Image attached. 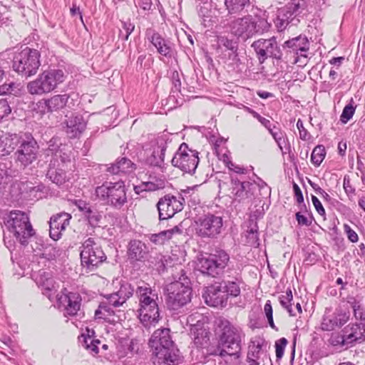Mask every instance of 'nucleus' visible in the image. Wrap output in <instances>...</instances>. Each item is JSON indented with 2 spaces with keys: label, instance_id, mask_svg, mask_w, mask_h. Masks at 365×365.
Listing matches in <instances>:
<instances>
[{
  "label": "nucleus",
  "instance_id": "c85d7f7f",
  "mask_svg": "<svg viewBox=\"0 0 365 365\" xmlns=\"http://www.w3.org/2000/svg\"><path fill=\"white\" fill-rule=\"evenodd\" d=\"M86 123L81 115L71 116L66 120V132L70 138L80 135L85 130Z\"/></svg>",
  "mask_w": 365,
  "mask_h": 365
},
{
  "label": "nucleus",
  "instance_id": "c756f323",
  "mask_svg": "<svg viewBox=\"0 0 365 365\" xmlns=\"http://www.w3.org/2000/svg\"><path fill=\"white\" fill-rule=\"evenodd\" d=\"M346 334V340L351 344L358 340L365 339V323H352L343 330Z\"/></svg>",
  "mask_w": 365,
  "mask_h": 365
},
{
  "label": "nucleus",
  "instance_id": "f3484780",
  "mask_svg": "<svg viewBox=\"0 0 365 365\" xmlns=\"http://www.w3.org/2000/svg\"><path fill=\"white\" fill-rule=\"evenodd\" d=\"M159 220H164L171 218L174 215L183 209V204L180 199L170 195L161 197L156 205Z\"/></svg>",
  "mask_w": 365,
  "mask_h": 365
},
{
  "label": "nucleus",
  "instance_id": "2f4dec72",
  "mask_svg": "<svg viewBox=\"0 0 365 365\" xmlns=\"http://www.w3.org/2000/svg\"><path fill=\"white\" fill-rule=\"evenodd\" d=\"M149 39L160 55L171 56L172 48L170 41L163 38L158 33H153Z\"/></svg>",
  "mask_w": 365,
  "mask_h": 365
},
{
  "label": "nucleus",
  "instance_id": "ea45409f",
  "mask_svg": "<svg viewBox=\"0 0 365 365\" xmlns=\"http://www.w3.org/2000/svg\"><path fill=\"white\" fill-rule=\"evenodd\" d=\"M293 299L292 292L290 289H287L284 294L279 297L280 304L287 309L290 316H296V313L292 308L291 302Z\"/></svg>",
  "mask_w": 365,
  "mask_h": 365
},
{
  "label": "nucleus",
  "instance_id": "c9c22d12",
  "mask_svg": "<svg viewBox=\"0 0 365 365\" xmlns=\"http://www.w3.org/2000/svg\"><path fill=\"white\" fill-rule=\"evenodd\" d=\"M53 145H52L53 147ZM51 145L49 146L48 153H51V159L50 161H55L56 165H61L62 167L66 168V163L71 161L70 155L64 152L62 148L57 149L54 153V149L51 148Z\"/></svg>",
  "mask_w": 365,
  "mask_h": 365
},
{
  "label": "nucleus",
  "instance_id": "423d86ee",
  "mask_svg": "<svg viewBox=\"0 0 365 365\" xmlns=\"http://www.w3.org/2000/svg\"><path fill=\"white\" fill-rule=\"evenodd\" d=\"M269 24L264 19L256 21L251 15L239 17L230 23V30L237 38L246 41L257 34H262L269 29Z\"/></svg>",
  "mask_w": 365,
  "mask_h": 365
},
{
  "label": "nucleus",
  "instance_id": "4c0bfd02",
  "mask_svg": "<svg viewBox=\"0 0 365 365\" xmlns=\"http://www.w3.org/2000/svg\"><path fill=\"white\" fill-rule=\"evenodd\" d=\"M209 334V331L206 329H198L197 326L191 328V334L193 336V341L197 346H203L208 344Z\"/></svg>",
  "mask_w": 365,
  "mask_h": 365
},
{
  "label": "nucleus",
  "instance_id": "9b49d317",
  "mask_svg": "<svg viewBox=\"0 0 365 365\" xmlns=\"http://www.w3.org/2000/svg\"><path fill=\"white\" fill-rule=\"evenodd\" d=\"M196 233L201 238L216 239L223 230V218L216 213L208 212L198 217Z\"/></svg>",
  "mask_w": 365,
  "mask_h": 365
},
{
  "label": "nucleus",
  "instance_id": "473e14b6",
  "mask_svg": "<svg viewBox=\"0 0 365 365\" xmlns=\"http://www.w3.org/2000/svg\"><path fill=\"white\" fill-rule=\"evenodd\" d=\"M135 169V165L128 158L123 157L117 160L107 168V171L111 174L117 175L120 173H129Z\"/></svg>",
  "mask_w": 365,
  "mask_h": 365
},
{
  "label": "nucleus",
  "instance_id": "09e8293b",
  "mask_svg": "<svg viewBox=\"0 0 365 365\" xmlns=\"http://www.w3.org/2000/svg\"><path fill=\"white\" fill-rule=\"evenodd\" d=\"M220 45L224 46L227 50L230 51H237L238 50V43L233 39H229L227 37H220L219 38Z\"/></svg>",
  "mask_w": 365,
  "mask_h": 365
},
{
  "label": "nucleus",
  "instance_id": "6e6552de",
  "mask_svg": "<svg viewBox=\"0 0 365 365\" xmlns=\"http://www.w3.org/2000/svg\"><path fill=\"white\" fill-rule=\"evenodd\" d=\"M65 78V73L61 69L44 71L36 79L27 84V90L31 95L48 93L62 83Z\"/></svg>",
  "mask_w": 365,
  "mask_h": 365
},
{
  "label": "nucleus",
  "instance_id": "cd10ccee",
  "mask_svg": "<svg viewBox=\"0 0 365 365\" xmlns=\"http://www.w3.org/2000/svg\"><path fill=\"white\" fill-rule=\"evenodd\" d=\"M283 48H292L297 55L307 57L305 53L309 48V43L305 36H299L288 41H286L282 45Z\"/></svg>",
  "mask_w": 365,
  "mask_h": 365
},
{
  "label": "nucleus",
  "instance_id": "6ab92c4d",
  "mask_svg": "<svg viewBox=\"0 0 365 365\" xmlns=\"http://www.w3.org/2000/svg\"><path fill=\"white\" fill-rule=\"evenodd\" d=\"M349 309L339 307L332 314L328 315L326 313L322 322V329L324 331H331L336 327H341L349 320Z\"/></svg>",
  "mask_w": 365,
  "mask_h": 365
},
{
  "label": "nucleus",
  "instance_id": "39448f33",
  "mask_svg": "<svg viewBox=\"0 0 365 365\" xmlns=\"http://www.w3.org/2000/svg\"><path fill=\"white\" fill-rule=\"evenodd\" d=\"M96 195L105 205L118 210L128 202L127 189L123 180L103 182L96 188Z\"/></svg>",
  "mask_w": 365,
  "mask_h": 365
},
{
  "label": "nucleus",
  "instance_id": "f257e3e1",
  "mask_svg": "<svg viewBox=\"0 0 365 365\" xmlns=\"http://www.w3.org/2000/svg\"><path fill=\"white\" fill-rule=\"evenodd\" d=\"M218 344L216 351L222 358L234 357L232 365H237V360L241 356L242 331L227 319L220 318L217 321Z\"/></svg>",
  "mask_w": 365,
  "mask_h": 365
},
{
  "label": "nucleus",
  "instance_id": "680f3d73",
  "mask_svg": "<svg viewBox=\"0 0 365 365\" xmlns=\"http://www.w3.org/2000/svg\"><path fill=\"white\" fill-rule=\"evenodd\" d=\"M262 349V345L258 344L257 345L252 346L250 350H249L247 356V359H258L259 356V352Z\"/></svg>",
  "mask_w": 365,
  "mask_h": 365
},
{
  "label": "nucleus",
  "instance_id": "774afa93",
  "mask_svg": "<svg viewBox=\"0 0 365 365\" xmlns=\"http://www.w3.org/2000/svg\"><path fill=\"white\" fill-rule=\"evenodd\" d=\"M296 220L298 224L301 226H309L312 224V221L309 220L306 216L301 214V212L296 213Z\"/></svg>",
  "mask_w": 365,
  "mask_h": 365
},
{
  "label": "nucleus",
  "instance_id": "5701e85b",
  "mask_svg": "<svg viewBox=\"0 0 365 365\" xmlns=\"http://www.w3.org/2000/svg\"><path fill=\"white\" fill-rule=\"evenodd\" d=\"M152 359L155 365H180L183 361V358L175 345L167 347L161 352L160 351L157 352Z\"/></svg>",
  "mask_w": 365,
  "mask_h": 365
},
{
  "label": "nucleus",
  "instance_id": "13d9d810",
  "mask_svg": "<svg viewBox=\"0 0 365 365\" xmlns=\"http://www.w3.org/2000/svg\"><path fill=\"white\" fill-rule=\"evenodd\" d=\"M312 201L317 213L323 217L324 220H326V212L319 200L316 196L312 195Z\"/></svg>",
  "mask_w": 365,
  "mask_h": 365
},
{
  "label": "nucleus",
  "instance_id": "69168bd1",
  "mask_svg": "<svg viewBox=\"0 0 365 365\" xmlns=\"http://www.w3.org/2000/svg\"><path fill=\"white\" fill-rule=\"evenodd\" d=\"M353 314L356 321H359V323H365V307L363 305L353 312Z\"/></svg>",
  "mask_w": 365,
  "mask_h": 365
},
{
  "label": "nucleus",
  "instance_id": "37998d69",
  "mask_svg": "<svg viewBox=\"0 0 365 365\" xmlns=\"http://www.w3.org/2000/svg\"><path fill=\"white\" fill-rule=\"evenodd\" d=\"M136 289L134 288L128 282H124L121 284L119 290L117 292L120 299L123 303H125L127 299L131 297L134 292H135Z\"/></svg>",
  "mask_w": 365,
  "mask_h": 365
},
{
  "label": "nucleus",
  "instance_id": "1a4fd4ad",
  "mask_svg": "<svg viewBox=\"0 0 365 365\" xmlns=\"http://www.w3.org/2000/svg\"><path fill=\"white\" fill-rule=\"evenodd\" d=\"M230 262V255L223 250H216L214 253L199 260V270L204 275L220 277Z\"/></svg>",
  "mask_w": 365,
  "mask_h": 365
},
{
  "label": "nucleus",
  "instance_id": "8fccbe9b",
  "mask_svg": "<svg viewBox=\"0 0 365 365\" xmlns=\"http://www.w3.org/2000/svg\"><path fill=\"white\" fill-rule=\"evenodd\" d=\"M122 28L125 33L120 30L119 37L121 38L123 41H127L130 34L133 31L135 26L130 21H122Z\"/></svg>",
  "mask_w": 365,
  "mask_h": 365
},
{
  "label": "nucleus",
  "instance_id": "4be33fe9",
  "mask_svg": "<svg viewBox=\"0 0 365 365\" xmlns=\"http://www.w3.org/2000/svg\"><path fill=\"white\" fill-rule=\"evenodd\" d=\"M203 297L207 305L215 307H225L228 299L220 282L209 286Z\"/></svg>",
  "mask_w": 365,
  "mask_h": 365
},
{
  "label": "nucleus",
  "instance_id": "0e129e2a",
  "mask_svg": "<svg viewBox=\"0 0 365 365\" xmlns=\"http://www.w3.org/2000/svg\"><path fill=\"white\" fill-rule=\"evenodd\" d=\"M344 228L348 239L351 242H356L359 240V237L356 232L354 230H353L349 225L346 224L344 225Z\"/></svg>",
  "mask_w": 365,
  "mask_h": 365
},
{
  "label": "nucleus",
  "instance_id": "bf43d9fd",
  "mask_svg": "<svg viewBox=\"0 0 365 365\" xmlns=\"http://www.w3.org/2000/svg\"><path fill=\"white\" fill-rule=\"evenodd\" d=\"M85 344L86 347L88 349H90L91 351L94 352L95 354H97L98 352V344H100L99 340H94L91 339V337L85 339Z\"/></svg>",
  "mask_w": 365,
  "mask_h": 365
},
{
  "label": "nucleus",
  "instance_id": "f8f14e48",
  "mask_svg": "<svg viewBox=\"0 0 365 365\" xmlns=\"http://www.w3.org/2000/svg\"><path fill=\"white\" fill-rule=\"evenodd\" d=\"M39 146L30 133L21 135L18 148L14 153L16 163L24 168L32 164L38 157Z\"/></svg>",
  "mask_w": 365,
  "mask_h": 365
},
{
  "label": "nucleus",
  "instance_id": "58836bf2",
  "mask_svg": "<svg viewBox=\"0 0 365 365\" xmlns=\"http://www.w3.org/2000/svg\"><path fill=\"white\" fill-rule=\"evenodd\" d=\"M247 232V242L250 246L257 247L259 245V240L258 237V226L256 222H254L251 220Z\"/></svg>",
  "mask_w": 365,
  "mask_h": 365
},
{
  "label": "nucleus",
  "instance_id": "864d4df0",
  "mask_svg": "<svg viewBox=\"0 0 365 365\" xmlns=\"http://www.w3.org/2000/svg\"><path fill=\"white\" fill-rule=\"evenodd\" d=\"M104 301L108 304L113 306V307H118L124 304L123 302L121 301L117 292L105 296Z\"/></svg>",
  "mask_w": 365,
  "mask_h": 365
},
{
  "label": "nucleus",
  "instance_id": "f704fd0d",
  "mask_svg": "<svg viewBox=\"0 0 365 365\" xmlns=\"http://www.w3.org/2000/svg\"><path fill=\"white\" fill-rule=\"evenodd\" d=\"M69 97L68 94L56 95L46 100L45 104L48 110H58L66 106Z\"/></svg>",
  "mask_w": 365,
  "mask_h": 365
},
{
  "label": "nucleus",
  "instance_id": "f03ea898",
  "mask_svg": "<svg viewBox=\"0 0 365 365\" xmlns=\"http://www.w3.org/2000/svg\"><path fill=\"white\" fill-rule=\"evenodd\" d=\"M135 294L139 299L140 321L145 327L148 323L156 324L160 319V312L158 303V294L155 289H153L148 284L143 282L138 285Z\"/></svg>",
  "mask_w": 365,
  "mask_h": 365
},
{
  "label": "nucleus",
  "instance_id": "6e6d98bb",
  "mask_svg": "<svg viewBox=\"0 0 365 365\" xmlns=\"http://www.w3.org/2000/svg\"><path fill=\"white\" fill-rule=\"evenodd\" d=\"M101 212L96 209L93 212V213H91V215L87 219L89 225L93 227H97L100 222L101 221Z\"/></svg>",
  "mask_w": 365,
  "mask_h": 365
},
{
  "label": "nucleus",
  "instance_id": "79ce46f5",
  "mask_svg": "<svg viewBox=\"0 0 365 365\" xmlns=\"http://www.w3.org/2000/svg\"><path fill=\"white\" fill-rule=\"evenodd\" d=\"M36 284L46 292H51L55 289V282L48 273L43 272L39 279H36Z\"/></svg>",
  "mask_w": 365,
  "mask_h": 365
},
{
  "label": "nucleus",
  "instance_id": "052dcab7",
  "mask_svg": "<svg viewBox=\"0 0 365 365\" xmlns=\"http://www.w3.org/2000/svg\"><path fill=\"white\" fill-rule=\"evenodd\" d=\"M343 187L346 195L350 197L355 195V188L351 185V180L349 176L344 178Z\"/></svg>",
  "mask_w": 365,
  "mask_h": 365
},
{
  "label": "nucleus",
  "instance_id": "e433bc0d",
  "mask_svg": "<svg viewBox=\"0 0 365 365\" xmlns=\"http://www.w3.org/2000/svg\"><path fill=\"white\" fill-rule=\"evenodd\" d=\"M148 262V266L157 270L159 273L163 272L165 269V256L160 253H154L149 255L145 259Z\"/></svg>",
  "mask_w": 365,
  "mask_h": 365
},
{
  "label": "nucleus",
  "instance_id": "9d476101",
  "mask_svg": "<svg viewBox=\"0 0 365 365\" xmlns=\"http://www.w3.org/2000/svg\"><path fill=\"white\" fill-rule=\"evenodd\" d=\"M305 8L304 0H292L291 3L279 9L274 21L277 29L282 31L287 27L297 26L300 21L299 16Z\"/></svg>",
  "mask_w": 365,
  "mask_h": 365
},
{
  "label": "nucleus",
  "instance_id": "a19ab883",
  "mask_svg": "<svg viewBox=\"0 0 365 365\" xmlns=\"http://www.w3.org/2000/svg\"><path fill=\"white\" fill-rule=\"evenodd\" d=\"M113 315H114L113 306L108 304L104 300L100 303L98 308L95 311V317L96 319H106Z\"/></svg>",
  "mask_w": 365,
  "mask_h": 365
},
{
  "label": "nucleus",
  "instance_id": "a878e982",
  "mask_svg": "<svg viewBox=\"0 0 365 365\" xmlns=\"http://www.w3.org/2000/svg\"><path fill=\"white\" fill-rule=\"evenodd\" d=\"M21 135L6 133L0 136V155L6 156L13 152L19 144Z\"/></svg>",
  "mask_w": 365,
  "mask_h": 365
},
{
  "label": "nucleus",
  "instance_id": "412c9836",
  "mask_svg": "<svg viewBox=\"0 0 365 365\" xmlns=\"http://www.w3.org/2000/svg\"><path fill=\"white\" fill-rule=\"evenodd\" d=\"M170 332V329L167 328L159 329L153 332L148 342L153 356L157 352H161L164 349L175 345Z\"/></svg>",
  "mask_w": 365,
  "mask_h": 365
},
{
  "label": "nucleus",
  "instance_id": "2eb2a0df",
  "mask_svg": "<svg viewBox=\"0 0 365 365\" xmlns=\"http://www.w3.org/2000/svg\"><path fill=\"white\" fill-rule=\"evenodd\" d=\"M251 47L256 53L257 58L260 63H263L268 58L282 61L283 52L280 46L277 43L275 37L269 38H259L255 41Z\"/></svg>",
  "mask_w": 365,
  "mask_h": 365
},
{
  "label": "nucleus",
  "instance_id": "a18cd8bd",
  "mask_svg": "<svg viewBox=\"0 0 365 365\" xmlns=\"http://www.w3.org/2000/svg\"><path fill=\"white\" fill-rule=\"evenodd\" d=\"M163 187V182L160 180L156 182L148 181L143 182L140 185L135 187L137 193L140 191H155Z\"/></svg>",
  "mask_w": 365,
  "mask_h": 365
},
{
  "label": "nucleus",
  "instance_id": "3c124183",
  "mask_svg": "<svg viewBox=\"0 0 365 365\" xmlns=\"http://www.w3.org/2000/svg\"><path fill=\"white\" fill-rule=\"evenodd\" d=\"M329 342L333 346H344L351 344L346 340V334L345 333L343 335L339 334H332Z\"/></svg>",
  "mask_w": 365,
  "mask_h": 365
},
{
  "label": "nucleus",
  "instance_id": "393cba45",
  "mask_svg": "<svg viewBox=\"0 0 365 365\" xmlns=\"http://www.w3.org/2000/svg\"><path fill=\"white\" fill-rule=\"evenodd\" d=\"M149 254L148 246L140 240H130L128 247V256L131 260L145 262Z\"/></svg>",
  "mask_w": 365,
  "mask_h": 365
},
{
  "label": "nucleus",
  "instance_id": "338daca9",
  "mask_svg": "<svg viewBox=\"0 0 365 365\" xmlns=\"http://www.w3.org/2000/svg\"><path fill=\"white\" fill-rule=\"evenodd\" d=\"M226 163H227V166L228 167V168L231 171H233L234 173H235L237 174H244V173H245V172L247 170L245 168L240 167V165H236L235 163H232V161L229 160Z\"/></svg>",
  "mask_w": 365,
  "mask_h": 365
},
{
  "label": "nucleus",
  "instance_id": "603ef678",
  "mask_svg": "<svg viewBox=\"0 0 365 365\" xmlns=\"http://www.w3.org/2000/svg\"><path fill=\"white\" fill-rule=\"evenodd\" d=\"M171 81L173 84V87L171 88V93H178L180 92L181 90V81L180 78V74L177 71H173L171 75Z\"/></svg>",
  "mask_w": 365,
  "mask_h": 365
},
{
  "label": "nucleus",
  "instance_id": "49530a36",
  "mask_svg": "<svg viewBox=\"0 0 365 365\" xmlns=\"http://www.w3.org/2000/svg\"><path fill=\"white\" fill-rule=\"evenodd\" d=\"M354 104V100L351 98L350 102L344 108L340 116V120L342 123H346L353 117L356 110V106Z\"/></svg>",
  "mask_w": 365,
  "mask_h": 365
},
{
  "label": "nucleus",
  "instance_id": "7c9ffc66",
  "mask_svg": "<svg viewBox=\"0 0 365 365\" xmlns=\"http://www.w3.org/2000/svg\"><path fill=\"white\" fill-rule=\"evenodd\" d=\"M64 292H66V289H64ZM63 298L67 302L65 307L66 314L70 316L76 315L81 307V295L78 292H64Z\"/></svg>",
  "mask_w": 365,
  "mask_h": 365
},
{
  "label": "nucleus",
  "instance_id": "72a5a7b5",
  "mask_svg": "<svg viewBox=\"0 0 365 365\" xmlns=\"http://www.w3.org/2000/svg\"><path fill=\"white\" fill-rule=\"evenodd\" d=\"M222 288L224 289L227 296L236 297L240 294V280L237 277H233L230 279H223L220 282Z\"/></svg>",
  "mask_w": 365,
  "mask_h": 365
},
{
  "label": "nucleus",
  "instance_id": "b1692460",
  "mask_svg": "<svg viewBox=\"0 0 365 365\" xmlns=\"http://www.w3.org/2000/svg\"><path fill=\"white\" fill-rule=\"evenodd\" d=\"M71 219V214L64 212L53 215L49 222L50 237L54 240L60 239L62 231L69 225Z\"/></svg>",
  "mask_w": 365,
  "mask_h": 365
},
{
  "label": "nucleus",
  "instance_id": "e2e57ef3",
  "mask_svg": "<svg viewBox=\"0 0 365 365\" xmlns=\"http://www.w3.org/2000/svg\"><path fill=\"white\" fill-rule=\"evenodd\" d=\"M297 127L299 131V137L303 140H307L309 139V133L308 131L304 128L303 122L301 119H298L297 122Z\"/></svg>",
  "mask_w": 365,
  "mask_h": 365
},
{
  "label": "nucleus",
  "instance_id": "4468645a",
  "mask_svg": "<svg viewBox=\"0 0 365 365\" xmlns=\"http://www.w3.org/2000/svg\"><path fill=\"white\" fill-rule=\"evenodd\" d=\"M81 259L84 267L89 271H93L106 259V256L93 239L88 238L82 245Z\"/></svg>",
  "mask_w": 365,
  "mask_h": 365
},
{
  "label": "nucleus",
  "instance_id": "0eeeda50",
  "mask_svg": "<svg viewBox=\"0 0 365 365\" xmlns=\"http://www.w3.org/2000/svg\"><path fill=\"white\" fill-rule=\"evenodd\" d=\"M40 57L41 53L38 50L26 47L14 56L12 68L22 77L32 76L41 66Z\"/></svg>",
  "mask_w": 365,
  "mask_h": 365
},
{
  "label": "nucleus",
  "instance_id": "4d7b16f0",
  "mask_svg": "<svg viewBox=\"0 0 365 365\" xmlns=\"http://www.w3.org/2000/svg\"><path fill=\"white\" fill-rule=\"evenodd\" d=\"M11 112V108L6 99H0V120L7 116Z\"/></svg>",
  "mask_w": 365,
  "mask_h": 365
},
{
  "label": "nucleus",
  "instance_id": "20e7f679",
  "mask_svg": "<svg viewBox=\"0 0 365 365\" xmlns=\"http://www.w3.org/2000/svg\"><path fill=\"white\" fill-rule=\"evenodd\" d=\"M4 224L9 232L24 246L29 244V240L36 233L28 215L20 210L11 211L4 217Z\"/></svg>",
  "mask_w": 365,
  "mask_h": 365
},
{
  "label": "nucleus",
  "instance_id": "aec40b11",
  "mask_svg": "<svg viewBox=\"0 0 365 365\" xmlns=\"http://www.w3.org/2000/svg\"><path fill=\"white\" fill-rule=\"evenodd\" d=\"M254 185L246 180H242L237 176L231 175L230 192L236 200L244 202L253 196Z\"/></svg>",
  "mask_w": 365,
  "mask_h": 365
},
{
  "label": "nucleus",
  "instance_id": "ddd939ff",
  "mask_svg": "<svg viewBox=\"0 0 365 365\" xmlns=\"http://www.w3.org/2000/svg\"><path fill=\"white\" fill-rule=\"evenodd\" d=\"M198 154L197 150L189 148L187 145L183 143L173 156L171 163L183 173L192 175L199 163Z\"/></svg>",
  "mask_w": 365,
  "mask_h": 365
},
{
  "label": "nucleus",
  "instance_id": "a211bd4d",
  "mask_svg": "<svg viewBox=\"0 0 365 365\" xmlns=\"http://www.w3.org/2000/svg\"><path fill=\"white\" fill-rule=\"evenodd\" d=\"M152 153L147 157L145 163L152 167L163 168L164 165L165 153L168 143L171 142L168 134L158 136L155 140Z\"/></svg>",
  "mask_w": 365,
  "mask_h": 365
},
{
  "label": "nucleus",
  "instance_id": "dca6fc26",
  "mask_svg": "<svg viewBox=\"0 0 365 365\" xmlns=\"http://www.w3.org/2000/svg\"><path fill=\"white\" fill-rule=\"evenodd\" d=\"M212 6L219 14L237 16L247 11L250 0H212Z\"/></svg>",
  "mask_w": 365,
  "mask_h": 365
},
{
  "label": "nucleus",
  "instance_id": "c03bdc74",
  "mask_svg": "<svg viewBox=\"0 0 365 365\" xmlns=\"http://www.w3.org/2000/svg\"><path fill=\"white\" fill-rule=\"evenodd\" d=\"M326 150L324 145H319L316 146L311 155V161L316 166H319L324 159Z\"/></svg>",
  "mask_w": 365,
  "mask_h": 365
},
{
  "label": "nucleus",
  "instance_id": "de8ad7c7",
  "mask_svg": "<svg viewBox=\"0 0 365 365\" xmlns=\"http://www.w3.org/2000/svg\"><path fill=\"white\" fill-rule=\"evenodd\" d=\"M1 88H4V89H2L3 95L12 94L16 96L20 93L21 91L20 83L14 82H10L8 83H5L1 85Z\"/></svg>",
  "mask_w": 365,
  "mask_h": 365
},
{
  "label": "nucleus",
  "instance_id": "5fc2aeb1",
  "mask_svg": "<svg viewBox=\"0 0 365 365\" xmlns=\"http://www.w3.org/2000/svg\"><path fill=\"white\" fill-rule=\"evenodd\" d=\"M288 341L287 339L282 337L275 342V349H276V357L277 359H282L284 355V349L287 344Z\"/></svg>",
  "mask_w": 365,
  "mask_h": 365
},
{
  "label": "nucleus",
  "instance_id": "7ed1b4c3",
  "mask_svg": "<svg viewBox=\"0 0 365 365\" xmlns=\"http://www.w3.org/2000/svg\"><path fill=\"white\" fill-rule=\"evenodd\" d=\"M173 278L175 281L167 287L166 304L169 309L176 311L190 302L192 289L183 269L173 274Z\"/></svg>",
  "mask_w": 365,
  "mask_h": 365
},
{
  "label": "nucleus",
  "instance_id": "bb28decb",
  "mask_svg": "<svg viewBox=\"0 0 365 365\" xmlns=\"http://www.w3.org/2000/svg\"><path fill=\"white\" fill-rule=\"evenodd\" d=\"M65 168L61 165H56L55 161H50L46 176L53 183L60 187L68 180Z\"/></svg>",
  "mask_w": 365,
  "mask_h": 365
}]
</instances>
